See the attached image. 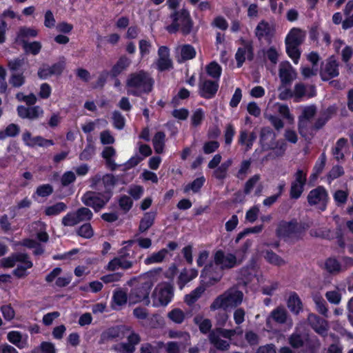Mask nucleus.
Here are the masks:
<instances>
[{
    "label": "nucleus",
    "mask_w": 353,
    "mask_h": 353,
    "mask_svg": "<svg viewBox=\"0 0 353 353\" xmlns=\"http://www.w3.org/2000/svg\"><path fill=\"white\" fill-rule=\"evenodd\" d=\"M154 81L151 75L143 70L131 73L126 81L127 91L129 94L141 96L148 94L152 90Z\"/></svg>",
    "instance_id": "1"
},
{
    "label": "nucleus",
    "mask_w": 353,
    "mask_h": 353,
    "mask_svg": "<svg viewBox=\"0 0 353 353\" xmlns=\"http://www.w3.org/2000/svg\"><path fill=\"white\" fill-rule=\"evenodd\" d=\"M170 17L172 19V23L165 28L169 33L175 34L180 32L183 35L186 36L192 32L194 21L187 9L174 10Z\"/></svg>",
    "instance_id": "2"
},
{
    "label": "nucleus",
    "mask_w": 353,
    "mask_h": 353,
    "mask_svg": "<svg viewBox=\"0 0 353 353\" xmlns=\"http://www.w3.org/2000/svg\"><path fill=\"white\" fill-rule=\"evenodd\" d=\"M243 298V294L241 291L230 288L219 295L213 301L210 306V310L215 311L221 308L237 307L242 303Z\"/></svg>",
    "instance_id": "3"
},
{
    "label": "nucleus",
    "mask_w": 353,
    "mask_h": 353,
    "mask_svg": "<svg viewBox=\"0 0 353 353\" xmlns=\"http://www.w3.org/2000/svg\"><path fill=\"white\" fill-rule=\"evenodd\" d=\"M309 228V223H299L296 219H292L289 221H281L276 230V233L280 238L285 239L294 236L297 239H301Z\"/></svg>",
    "instance_id": "4"
},
{
    "label": "nucleus",
    "mask_w": 353,
    "mask_h": 353,
    "mask_svg": "<svg viewBox=\"0 0 353 353\" xmlns=\"http://www.w3.org/2000/svg\"><path fill=\"white\" fill-rule=\"evenodd\" d=\"M111 199L110 192L87 191L81 196L82 203L87 207L92 208L97 213L105 208Z\"/></svg>",
    "instance_id": "5"
},
{
    "label": "nucleus",
    "mask_w": 353,
    "mask_h": 353,
    "mask_svg": "<svg viewBox=\"0 0 353 353\" xmlns=\"http://www.w3.org/2000/svg\"><path fill=\"white\" fill-rule=\"evenodd\" d=\"M153 285V281L151 279H148L132 288L129 294L130 303L134 304L144 301L145 304L148 305L150 303L149 295Z\"/></svg>",
    "instance_id": "6"
},
{
    "label": "nucleus",
    "mask_w": 353,
    "mask_h": 353,
    "mask_svg": "<svg viewBox=\"0 0 353 353\" xmlns=\"http://www.w3.org/2000/svg\"><path fill=\"white\" fill-rule=\"evenodd\" d=\"M307 183V173L298 169L294 174V180L290 183L289 196L292 200H298L305 190Z\"/></svg>",
    "instance_id": "7"
},
{
    "label": "nucleus",
    "mask_w": 353,
    "mask_h": 353,
    "mask_svg": "<svg viewBox=\"0 0 353 353\" xmlns=\"http://www.w3.org/2000/svg\"><path fill=\"white\" fill-rule=\"evenodd\" d=\"M174 296V287L170 283H165L157 292V289L153 292L152 296L153 298V306L160 307L166 306L171 302Z\"/></svg>",
    "instance_id": "8"
},
{
    "label": "nucleus",
    "mask_w": 353,
    "mask_h": 353,
    "mask_svg": "<svg viewBox=\"0 0 353 353\" xmlns=\"http://www.w3.org/2000/svg\"><path fill=\"white\" fill-rule=\"evenodd\" d=\"M328 199L327 191L322 185H319L310 190L307 196L308 204L310 206L319 205V208L321 211H324L326 209Z\"/></svg>",
    "instance_id": "9"
},
{
    "label": "nucleus",
    "mask_w": 353,
    "mask_h": 353,
    "mask_svg": "<svg viewBox=\"0 0 353 353\" xmlns=\"http://www.w3.org/2000/svg\"><path fill=\"white\" fill-rule=\"evenodd\" d=\"M130 331L131 327L125 325H119L108 327L101 334L100 343H104L115 339H123Z\"/></svg>",
    "instance_id": "10"
},
{
    "label": "nucleus",
    "mask_w": 353,
    "mask_h": 353,
    "mask_svg": "<svg viewBox=\"0 0 353 353\" xmlns=\"http://www.w3.org/2000/svg\"><path fill=\"white\" fill-rule=\"evenodd\" d=\"M216 270L217 267L212 262L204 266L201 273V281L205 283V286L209 287L220 281L223 276L222 270L221 269L218 272Z\"/></svg>",
    "instance_id": "11"
},
{
    "label": "nucleus",
    "mask_w": 353,
    "mask_h": 353,
    "mask_svg": "<svg viewBox=\"0 0 353 353\" xmlns=\"http://www.w3.org/2000/svg\"><path fill=\"white\" fill-rule=\"evenodd\" d=\"M303 114L299 118L298 130L303 137L313 135L315 132L313 129L312 119L316 112H302Z\"/></svg>",
    "instance_id": "12"
},
{
    "label": "nucleus",
    "mask_w": 353,
    "mask_h": 353,
    "mask_svg": "<svg viewBox=\"0 0 353 353\" xmlns=\"http://www.w3.org/2000/svg\"><path fill=\"white\" fill-rule=\"evenodd\" d=\"M259 142L263 150H273L277 148L276 134L270 127L261 128Z\"/></svg>",
    "instance_id": "13"
},
{
    "label": "nucleus",
    "mask_w": 353,
    "mask_h": 353,
    "mask_svg": "<svg viewBox=\"0 0 353 353\" xmlns=\"http://www.w3.org/2000/svg\"><path fill=\"white\" fill-rule=\"evenodd\" d=\"M178 248V243L175 241H170L166 248L161 249L157 252H154L148 256L145 260V265L162 263L165 256L169 254V251H174Z\"/></svg>",
    "instance_id": "14"
},
{
    "label": "nucleus",
    "mask_w": 353,
    "mask_h": 353,
    "mask_svg": "<svg viewBox=\"0 0 353 353\" xmlns=\"http://www.w3.org/2000/svg\"><path fill=\"white\" fill-rule=\"evenodd\" d=\"M214 261L216 265L221 266V270L231 269L236 265V256L231 253L225 255L221 250L215 252Z\"/></svg>",
    "instance_id": "15"
},
{
    "label": "nucleus",
    "mask_w": 353,
    "mask_h": 353,
    "mask_svg": "<svg viewBox=\"0 0 353 353\" xmlns=\"http://www.w3.org/2000/svg\"><path fill=\"white\" fill-rule=\"evenodd\" d=\"M279 76L281 84L287 85L296 79V72L289 61H282L279 64Z\"/></svg>",
    "instance_id": "16"
},
{
    "label": "nucleus",
    "mask_w": 353,
    "mask_h": 353,
    "mask_svg": "<svg viewBox=\"0 0 353 353\" xmlns=\"http://www.w3.org/2000/svg\"><path fill=\"white\" fill-rule=\"evenodd\" d=\"M339 74V63L333 57L326 60V63L320 71L323 81H328Z\"/></svg>",
    "instance_id": "17"
},
{
    "label": "nucleus",
    "mask_w": 353,
    "mask_h": 353,
    "mask_svg": "<svg viewBox=\"0 0 353 353\" xmlns=\"http://www.w3.org/2000/svg\"><path fill=\"white\" fill-rule=\"evenodd\" d=\"M219 81L212 80H201L199 83V92L201 97L211 99L214 97L219 89Z\"/></svg>",
    "instance_id": "18"
},
{
    "label": "nucleus",
    "mask_w": 353,
    "mask_h": 353,
    "mask_svg": "<svg viewBox=\"0 0 353 353\" xmlns=\"http://www.w3.org/2000/svg\"><path fill=\"white\" fill-rule=\"evenodd\" d=\"M157 68L160 71L169 70L172 68V62L170 58V50L166 46H161L158 50Z\"/></svg>",
    "instance_id": "19"
},
{
    "label": "nucleus",
    "mask_w": 353,
    "mask_h": 353,
    "mask_svg": "<svg viewBox=\"0 0 353 353\" xmlns=\"http://www.w3.org/2000/svg\"><path fill=\"white\" fill-rule=\"evenodd\" d=\"M246 58L249 60L253 59V47L251 42H244L243 46L238 48L235 54L238 68L242 66Z\"/></svg>",
    "instance_id": "20"
},
{
    "label": "nucleus",
    "mask_w": 353,
    "mask_h": 353,
    "mask_svg": "<svg viewBox=\"0 0 353 353\" xmlns=\"http://www.w3.org/2000/svg\"><path fill=\"white\" fill-rule=\"evenodd\" d=\"M38 32V30L34 28L21 26L19 28L15 41L17 43L22 45L28 42L30 39L37 37Z\"/></svg>",
    "instance_id": "21"
},
{
    "label": "nucleus",
    "mask_w": 353,
    "mask_h": 353,
    "mask_svg": "<svg viewBox=\"0 0 353 353\" xmlns=\"http://www.w3.org/2000/svg\"><path fill=\"white\" fill-rule=\"evenodd\" d=\"M198 276V271L195 268H183L177 279V285L180 290H182L185 285L195 279Z\"/></svg>",
    "instance_id": "22"
},
{
    "label": "nucleus",
    "mask_w": 353,
    "mask_h": 353,
    "mask_svg": "<svg viewBox=\"0 0 353 353\" xmlns=\"http://www.w3.org/2000/svg\"><path fill=\"white\" fill-rule=\"evenodd\" d=\"M315 94L316 89L314 85H310L306 86L302 83H299L295 84L293 94H292L291 96H294L296 99H300L306 95L308 97H312Z\"/></svg>",
    "instance_id": "23"
},
{
    "label": "nucleus",
    "mask_w": 353,
    "mask_h": 353,
    "mask_svg": "<svg viewBox=\"0 0 353 353\" xmlns=\"http://www.w3.org/2000/svg\"><path fill=\"white\" fill-rule=\"evenodd\" d=\"M157 214V211L147 212L143 214L139 225L140 233L146 232L154 225Z\"/></svg>",
    "instance_id": "24"
},
{
    "label": "nucleus",
    "mask_w": 353,
    "mask_h": 353,
    "mask_svg": "<svg viewBox=\"0 0 353 353\" xmlns=\"http://www.w3.org/2000/svg\"><path fill=\"white\" fill-rule=\"evenodd\" d=\"M256 139V134L255 132H252L250 134L245 130H241L238 143L242 146H245V152H248L252 148V145Z\"/></svg>",
    "instance_id": "25"
},
{
    "label": "nucleus",
    "mask_w": 353,
    "mask_h": 353,
    "mask_svg": "<svg viewBox=\"0 0 353 353\" xmlns=\"http://www.w3.org/2000/svg\"><path fill=\"white\" fill-rule=\"evenodd\" d=\"M287 305L290 312L294 314H299L303 310V303L298 294L292 292L287 301Z\"/></svg>",
    "instance_id": "26"
},
{
    "label": "nucleus",
    "mask_w": 353,
    "mask_h": 353,
    "mask_svg": "<svg viewBox=\"0 0 353 353\" xmlns=\"http://www.w3.org/2000/svg\"><path fill=\"white\" fill-rule=\"evenodd\" d=\"M305 39V34L299 28H292L285 38V44L300 46Z\"/></svg>",
    "instance_id": "27"
},
{
    "label": "nucleus",
    "mask_w": 353,
    "mask_h": 353,
    "mask_svg": "<svg viewBox=\"0 0 353 353\" xmlns=\"http://www.w3.org/2000/svg\"><path fill=\"white\" fill-rule=\"evenodd\" d=\"M131 64V60L123 55L121 56L117 63L112 66L110 74L112 77H116L123 71L125 70Z\"/></svg>",
    "instance_id": "28"
},
{
    "label": "nucleus",
    "mask_w": 353,
    "mask_h": 353,
    "mask_svg": "<svg viewBox=\"0 0 353 353\" xmlns=\"http://www.w3.org/2000/svg\"><path fill=\"white\" fill-rule=\"evenodd\" d=\"M272 28L270 23L264 20L260 21L255 28V35L259 39L268 38L272 34Z\"/></svg>",
    "instance_id": "29"
},
{
    "label": "nucleus",
    "mask_w": 353,
    "mask_h": 353,
    "mask_svg": "<svg viewBox=\"0 0 353 353\" xmlns=\"http://www.w3.org/2000/svg\"><path fill=\"white\" fill-rule=\"evenodd\" d=\"M209 341L216 350L220 351H227L230 347L229 342L220 339L214 331H212L209 334Z\"/></svg>",
    "instance_id": "30"
},
{
    "label": "nucleus",
    "mask_w": 353,
    "mask_h": 353,
    "mask_svg": "<svg viewBox=\"0 0 353 353\" xmlns=\"http://www.w3.org/2000/svg\"><path fill=\"white\" fill-rule=\"evenodd\" d=\"M205 182V179L203 176L196 178L192 182L188 183L183 187V193L188 194L190 191H192L194 194L199 193L202 187L204 185Z\"/></svg>",
    "instance_id": "31"
},
{
    "label": "nucleus",
    "mask_w": 353,
    "mask_h": 353,
    "mask_svg": "<svg viewBox=\"0 0 353 353\" xmlns=\"http://www.w3.org/2000/svg\"><path fill=\"white\" fill-rule=\"evenodd\" d=\"M263 256L265 261L271 265L280 267L285 264V260L272 250H264Z\"/></svg>",
    "instance_id": "32"
},
{
    "label": "nucleus",
    "mask_w": 353,
    "mask_h": 353,
    "mask_svg": "<svg viewBox=\"0 0 353 353\" xmlns=\"http://www.w3.org/2000/svg\"><path fill=\"white\" fill-rule=\"evenodd\" d=\"M180 59L179 62H183L194 59L196 57V50L190 44L182 45L179 47Z\"/></svg>",
    "instance_id": "33"
},
{
    "label": "nucleus",
    "mask_w": 353,
    "mask_h": 353,
    "mask_svg": "<svg viewBox=\"0 0 353 353\" xmlns=\"http://www.w3.org/2000/svg\"><path fill=\"white\" fill-rule=\"evenodd\" d=\"M205 287H204L203 285L198 286L194 290H192L190 294H186L185 296V298H184L185 303L188 305L192 306L201 296V295L205 292Z\"/></svg>",
    "instance_id": "34"
},
{
    "label": "nucleus",
    "mask_w": 353,
    "mask_h": 353,
    "mask_svg": "<svg viewBox=\"0 0 353 353\" xmlns=\"http://www.w3.org/2000/svg\"><path fill=\"white\" fill-rule=\"evenodd\" d=\"M165 134L162 131H159L154 134L152 139V144L157 154L163 153L165 147Z\"/></svg>",
    "instance_id": "35"
},
{
    "label": "nucleus",
    "mask_w": 353,
    "mask_h": 353,
    "mask_svg": "<svg viewBox=\"0 0 353 353\" xmlns=\"http://www.w3.org/2000/svg\"><path fill=\"white\" fill-rule=\"evenodd\" d=\"M67 205L63 202H57L52 205L46 208L44 213L46 216H57L67 210Z\"/></svg>",
    "instance_id": "36"
},
{
    "label": "nucleus",
    "mask_w": 353,
    "mask_h": 353,
    "mask_svg": "<svg viewBox=\"0 0 353 353\" xmlns=\"http://www.w3.org/2000/svg\"><path fill=\"white\" fill-rule=\"evenodd\" d=\"M347 139L345 138H340L337 140L335 146L332 148V152L334 158L337 160H343L345 158L342 150L346 146Z\"/></svg>",
    "instance_id": "37"
},
{
    "label": "nucleus",
    "mask_w": 353,
    "mask_h": 353,
    "mask_svg": "<svg viewBox=\"0 0 353 353\" xmlns=\"http://www.w3.org/2000/svg\"><path fill=\"white\" fill-rule=\"evenodd\" d=\"M117 179L112 174H106L102 176V183L104 185L103 192H110L111 198L113 196V188L117 184Z\"/></svg>",
    "instance_id": "38"
},
{
    "label": "nucleus",
    "mask_w": 353,
    "mask_h": 353,
    "mask_svg": "<svg viewBox=\"0 0 353 353\" xmlns=\"http://www.w3.org/2000/svg\"><path fill=\"white\" fill-rule=\"evenodd\" d=\"M325 269L332 274H338L341 270L340 262L334 257H329L325 261Z\"/></svg>",
    "instance_id": "39"
},
{
    "label": "nucleus",
    "mask_w": 353,
    "mask_h": 353,
    "mask_svg": "<svg viewBox=\"0 0 353 353\" xmlns=\"http://www.w3.org/2000/svg\"><path fill=\"white\" fill-rule=\"evenodd\" d=\"M205 70L207 74L210 77L213 78L215 81H219L221 74L222 68L218 63L216 61L210 62L206 65Z\"/></svg>",
    "instance_id": "40"
},
{
    "label": "nucleus",
    "mask_w": 353,
    "mask_h": 353,
    "mask_svg": "<svg viewBox=\"0 0 353 353\" xmlns=\"http://www.w3.org/2000/svg\"><path fill=\"white\" fill-rule=\"evenodd\" d=\"M128 298L129 299V296H128L125 292L121 289H117L113 292L112 303L117 306H123L126 304Z\"/></svg>",
    "instance_id": "41"
},
{
    "label": "nucleus",
    "mask_w": 353,
    "mask_h": 353,
    "mask_svg": "<svg viewBox=\"0 0 353 353\" xmlns=\"http://www.w3.org/2000/svg\"><path fill=\"white\" fill-rule=\"evenodd\" d=\"M23 49L27 54L32 55L38 54L42 48L41 43L39 41L27 42L21 45Z\"/></svg>",
    "instance_id": "42"
},
{
    "label": "nucleus",
    "mask_w": 353,
    "mask_h": 353,
    "mask_svg": "<svg viewBox=\"0 0 353 353\" xmlns=\"http://www.w3.org/2000/svg\"><path fill=\"white\" fill-rule=\"evenodd\" d=\"M75 212L76 216L79 223L89 221L93 217V213L88 208L86 207H81L78 208Z\"/></svg>",
    "instance_id": "43"
},
{
    "label": "nucleus",
    "mask_w": 353,
    "mask_h": 353,
    "mask_svg": "<svg viewBox=\"0 0 353 353\" xmlns=\"http://www.w3.org/2000/svg\"><path fill=\"white\" fill-rule=\"evenodd\" d=\"M77 234L84 239H91L94 236V230L90 223L81 225L76 231Z\"/></svg>",
    "instance_id": "44"
},
{
    "label": "nucleus",
    "mask_w": 353,
    "mask_h": 353,
    "mask_svg": "<svg viewBox=\"0 0 353 353\" xmlns=\"http://www.w3.org/2000/svg\"><path fill=\"white\" fill-rule=\"evenodd\" d=\"M9 83L13 88H19L23 86L26 83V77L23 72L12 73L9 79Z\"/></svg>",
    "instance_id": "45"
},
{
    "label": "nucleus",
    "mask_w": 353,
    "mask_h": 353,
    "mask_svg": "<svg viewBox=\"0 0 353 353\" xmlns=\"http://www.w3.org/2000/svg\"><path fill=\"white\" fill-rule=\"evenodd\" d=\"M312 319H315L317 323L316 325H312V327L314 330V331L321 335H325L327 329L326 326L323 324L325 323V321H323L322 319H321L320 317L315 314H310L309 316V319L311 321Z\"/></svg>",
    "instance_id": "46"
},
{
    "label": "nucleus",
    "mask_w": 353,
    "mask_h": 353,
    "mask_svg": "<svg viewBox=\"0 0 353 353\" xmlns=\"http://www.w3.org/2000/svg\"><path fill=\"white\" fill-rule=\"evenodd\" d=\"M119 206L125 213L128 212L133 206L132 199L125 194L121 195L118 201Z\"/></svg>",
    "instance_id": "47"
},
{
    "label": "nucleus",
    "mask_w": 353,
    "mask_h": 353,
    "mask_svg": "<svg viewBox=\"0 0 353 353\" xmlns=\"http://www.w3.org/2000/svg\"><path fill=\"white\" fill-rule=\"evenodd\" d=\"M286 52L288 55L292 59L295 64H297L301 56V52L299 46L285 44Z\"/></svg>",
    "instance_id": "48"
},
{
    "label": "nucleus",
    "mask_w": 353,
    "mask_h": 353,
    "mask_svg": "<svg viewBox=\"0 0 353 353\" xmlns=\"http://www.w3.org/2000/svg\"><path fill=\"white\" fill-rule=\"evenodd\" d=\"M0 132L3 134L2 136L4 139L6 137H14L19 134L20 128L17 124L10 123L5 128L4 130H1Z\"/></svg>",
    "instance_id": "49"
},
{
    "label": "nucleus",
    "mask_w": 353,
    "mask_h": 353,
    "mask_svg": "<svg viewBox=\"0 0 353 353\" xmlns=\"http://www.w3.org/2000/svg\"><path fill=\"white\" fill-rule=\"evenodd\" d=\"M168 317L174 323L180 324L185 319V314L181 309L174 308L168 312Z\"/></svg>",
    "instance_id": "50"
},
{
    "label": "nucleus",
    "mask_w": 353,
    "mask_h": 353,
    "mask_svg": "<svg viewBox=\"0 0 353 353\" xmlns=\"http://www.w3.org/2000/svg\"><path fill=\"white\" fill-rule=\"evenodd\" d=\"M344 174V170L341 165H336L332 168L327 174V180L330 183L334 179L343 176Z\"/></svg>",
    "instance_id": "51"
},
{
    "label": "nucleus",
    "mask_w": 353,
    "mask_h": 353,
    "mask_svg": "<svg viewBox=\"0 0 353 353\" xmlns=\"http://www.w3.org/2000/svg\"><path fill=\"white\" fill-rule=\"evenodd\" d=\"M271 316L275 322L285 323L287 320V312L284 309L277 307L271 312Z\"/></svg>",
    "instance_id": "52"
},
{
    "label": "nucleus",
    "mask_w": 353,
    "mask_h": 353,
    "mask_svg": "<svg viewBox=\"0 0 353 353\" xmlns=\"http://www.w3.org/2000/svg\"><path fill=\"white\" fill-rule=\"evenodd\" d=\"M61 223L65 227H72L79 223L76 216L75 212H70L67 213L61 220Z\"/></svg>",
    "instance_id": "53"
},
{
    "label": "nucleus",
    "mask_w": 353,
    "mask_h": 353,
    "mask_svg": "<svg viewBox=\"0 0 353 353\" xmlns=\"http://www.w3.org/2000/svg\"><path fill=\"white\" fill-rule=\"evenodd\" d=\"M251 163L252 162L250 159L242 161L240 165V168L236 175L238 179L240 180H243L245 179L250 169Z\"/></svg>",
    "instance_id": "54"
},
{
    "label": "nucleus",
    "mask_w": 353,
    "mask_h": 353,
    "mask_svg": "<svg viewBox=\"0 0 353 353\" xmlns=\"http://www.w3.org/2000/svg\"><path fill=\"white\" fill-rule=\"evenodd\" d=\"M95 153V148L92 143L86 145L85 148L79 154V159L81 161H89Z\"/></svg>",
    "instance_id": "55"
},
{
    "label": "nucleus",
    "mask_w": 353,
    "mask_h": 353,
    "mask_svg": "<svg viewBox=\"0 0 353 353\" xmlns=\"http://www.w3.org/2000/svg\"><path fill=\"white\" fill-rule=\"evenodd\" d=\"M7 339L10 343L16 345L19 348H22L23 345H21L22 335L19 331H11L8 332Z\"/></svg>",
    "instance_id": "56"
},
{
    "label": "nucleus",
    "mask_w": 353,
    "mask_h": 353,
    "mask_svg": "<svg viewBox=\"0 0 353 353\" xmlns=\"http://www.w3.org/2000/svg\"><path fill=\"white\" fill-rule=\"evenodd\" d=\"M261 176L259 174H256L251 176L245 183L243 192L245 195L250 194L252 190L255 186L256 183L260 180Z\"/></svg>",
    "instance_id": "57"
},
{
    "label": "nucleus",
    "mask_w": 353,
    "mask_h": 353,
    "mask_svg": "<svg viewBox=\"0 0 353 353\" xmlns=\"http://www.w3.org/2000/svg\"><path fill=\"white\" fill-rule=\"evenodd\" d=\"M334 239H336V243L338 246L341 248L344 249L345 248V241L344 238V232L343 229L342 228L341 225H338L335 229V232Z\"/></svg>",
    "instance_id": "58"
},
{
    "label": "nucleus",
    "mask_w": 353,
    "mask_h": 353,
    "mask_svg": "<svg viewBox=\"0 0 353 353\" xmlns=\"http://www.w3.org/2000/svg\"><path fill=\"white\" fill-rule=\"evenodd\" d=\"M53 192V188L50 184L40 185L37 188L35 193L41 197H47Z\"/></svg>",
    "instance_id": "59"
},
{
    "label": "nucleus",
    "mask_w": 353,
    "mask_h": 353,
    "mask_svg": "<svg viewBox=\"0 0 353 353\" xmlns=\"http://www.w3.org/2000/svg\"><path fill=\"white\" fill-rule=\"evenodd\" d=\"M235 133L236 132L234 125L232 123H228L225 127L224 132V140L225 145H231Z\"/></svg>",
    "instance_id": "60"
},
{
    "label": "nucleus",
    "mask_w": 353,
    "mask_h": 353,
    "mask_svg": "<svg viewBox=\"0 0 353 353\" xmlns=\"http://www.w3.org/2000/svg\"><path fill=\"white\" fill-rule=\"evenodd\" d=\"M326 160V155L325 152H323L319 156L318 160L316 161L315 165L313 168L312 171H314V174H320L323 172L325 166Z\"/></svg>",
    "instance_id": "61"
},
{
    "label": "nucleus",
    "mask_w": 353,
    "mask_h": 353,
    "mask_svg": "<svg viewBox=\"0 0 353 353\" xmlns=\"http://www.w3.org/2000/svg\"><path fill=\"white\" fill-rule=\"evenodd\" d=\"M24 64V59L21 58H16L8 61V66L12 73H19L21 68Z\"/></svg>",
    "instance_id": "62"
},
{
    "label": "nucleus",
    "mask_w": 353,
    "mask_h": 353,
    "mask_svg": "<svg viewBox=\"0 0 353 353\" xmlns=\"http://www.w3.org/2000/svg\"><path fill=\"white\" fill-rule=\"evenodd\" d=\"M0 310L5 320L10 321L14 318L15 312L10 305H2Z\"/></svg>",
    "instance_id": "63"
},
{
    "label": "nucleus",
    "mask_w": 353,
    "mask_h": 353,
    "mask_svg": "<svg viewBox=\"0 0 353 353\" xmlns=\"http://www.w3.org/2000/svg\"><path fill=\"white\" fill-rule=\"evenodd\" d=\"M289 343L293 348L298 349L303 346L304 341L300 334H292L289 338Z\"/></svg>",
    "instance_id": "64"
}]
</instances>
